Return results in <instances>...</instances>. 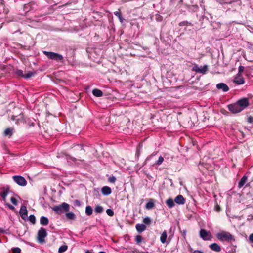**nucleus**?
<instances>
[{
  "mask_svg": "<svg viewBox=\"0 0 253 253\" xmlns=\"http://www.w3.org/2000/svg\"><path fill=\"white\" fill-rule=\"evenodd\" d=\"M70 206L68 204L63 202L61 204L56 205L52 208V210L57 214H61L69 211Z\"/></svg>",
  "mask_w": 253,
  "mask_h": 253,
  "instance_id": "obj_1",
  "label": "nucleus"
},
{
  "mask_svg": "<svg viewBox=\"0 0 253 253\" xmlns=\"http://www.w3.org/2000/svg\"><path fill=\"white\" fill-rule=\"evenodd\" d=\"M217 238L220 241L230 242L234 241V238L232 235L226 231H222L217 233L216 235Z\"/></svg>",
  "mask_w": 253,
  "mask_h": 253,
  "instance_id": "obj_2",
  "label": "nucleus"
},
{
  "mask_svg": "<svg viewBox=\"0 0 253 253\" xmlns=\"http://www.w3.org/2000/svg\"><path fill=\"white\" fill-rule=\"evenodd\" d=\"M43 53L48 58L56 61H62L63 57L62 55L53 52L43 51Z\"/></svg>",
  "mask_w": 253,
  "mask_h": 253,
  "instance_id": "obj_3",
  "label": "nucleus"
},
{
  "mask_svg": "<svg viewBox=\"0 0 253 253\" xmlns=\"http://www.w3.org/2000/svg\"><path fill=\"white\" fill-rule=\"evenodd\" d=\"M47 235L46 230L43 228H41L38 232V240L39 243L44 242V238Z\"/></svg>",
  "mask_w": 253,
  "mask_h": 253,
  "instance_id": "obj_4",
  "label": "nucleus"
},
{
  "mask_svg": "<svg viewBox=\"0 0 253 253\" xmlns=\"http://www.w3.org/2000/svg\"><path fill=\"white\" fill-rule=\"evenodd\" d=\"M240 108L242 111L249 106L250 103L249 99L247 98H243L237 101Z\"/></svg>",
  "mask_w": 253,
  "mask_h": 253,
  "instance_id": "obj_5",
  "label": "nucleus"
},
{
  "mask_svg": "<svg viewBox=\"0 0 253 253\" xmlns=\"http://www.w3.org/2000/svg\"><path fill=\"white\" fill-rule=\"evenodd\" d=\"M200 236L204 240H211L212 237L210 231L205 229H201L200 231Z\"/></svg>",
  "mask_w": 253,
  "mask_h": 253,
  "instance_id": "obj_6",
  "label": "nucleus"
},
{
  "mask_svg": "<svg viewBox=\"0 0 253 253\" xmlns=\"http://www.w3.org/2000/svg\"><path fill=\"white\" fill-rule=\"evenodd\" d=\"M12 178L13 180L20 186H24L27 184L26 180L21 176H14Z\"/></svg>",
  "mask_w": 253,
  "mask_h": 253,
  "instance_id": "obj_7",
  "label": "nucleus"
},
{
  "mask_svg": "<svg viewBox=\"0 0 253 253\" xmlns=\"http://www.w3.org/2000/svg\"><path fill=\"white\" fill-rule=\"evenodd\" d=\"M228 108L230 112L233 113H238L242 111L237 102L228 105Z\"/></svg>",
  "mask_w": 253,
  "mask_h": 253,
  "instance_id": "obj_8",
  "label": "nucleus"
},
{
  "mask_svg": "<svg viewBox=\"0 0 253 253\" xmlns=\"http://www.w3.org/2000/svg\"><path fill=\"white\" fill-rule=\"evenodd\" d=\"M193 70L197 73L205 74L208 71V67L207 65H204L203 67H200L196 65L193 67Z\"/></svg>",
  "mask_w": 253,
  "mask_h": 253,
  "instance_id": "obj_9",
  "label": "nucleus"
},
{
  "mask_svg": "<svg viewBox=\"0 0 253 253\" xmlns=\"http://www.w3.org/2000/svg\"><path fill=\"white\" fill-rule=\"evenodd\" d=\"M27 212L28 211L26 207L24 205H22L20 208L19 213L21 218L23 219H26L27 217Z\"/></svg>",
  "mask_w": 253,
  "mask_h": 253,
  "instance_id": "obj_10",
  "label": "nucleus"
},
{
  "mask_svg": "<svg viewBox=\"0 0 253 253\" xmlns=\"http://www.w3.org/2000/svg\"><path fill=\"white\" fill-rule=\"evenodd\" d=\"M234 82L238 84H244L245 80L242 75L237 74L234 78Z\"/></svg>",
  "mask_w": 253,
  "mask_h": 253,
  "instance_id": "obj_11",
  "label": "nucleus"
},
{
  "mask_svg": "<svg viewBox=\"0 0 253 253\" xmlns=\"http://www.w3.org/2000/svg\"><path fill=\"white\" fill-rule=\"evenodd\" d=\"M216 87L219 90H222L224 92H226L229 90L228 86L224 83H221L217 84Z\"/></svg>",
  "mask_w": 253,
  "mask_h": 253,
  "instance_id": "obj_12",
  "label": "nucleus"
},
{
  "mask_svg": "<svg viewBox=\"0 0 253 253\" xmlns=\"http://www.w3.org/2000/svg\"><path fill=\"white\" fill-rule=\"evenodd\" d=\"M174 201L178 204L182 205L185 203V200L182 195H178L175 198Z\"/></svg>",
  "mask_w": 253,
  "mask_h": 253,
  "instance_id": "obj_13",
  "label": "nucleus"
},
{
  "mask_svg": "<svg viewBox=\"0 0 253 253\" xmlns=\"http://www.w3.org/2000/svg\"><path fill=\"white\" fill-rule=\"evenodd\" d=\"M58 157H62L66 159L68 162L72 161L74 162H76V158L71 156L70 155L67 154L66 153H63L61 154V156H57Z\"/></svg>",
  "mask_w": 253,
  "mask_h": 253,
  "instance_id": "obj_14",
  "label": "nucleus"
},
{
  "mask_svg": "<svg viewBox=\"0 0 253 253\" xmlns=\"http://www.w3.org/2000/svg\"><path fill=\"white\" fill-rule=\"evenodd\" d=\"M209 247L211 250L217 252H220L221 250L220 246L216 243L211 244Z\"/></svg>",
  "mask_w": 253,
  "mask_h": 253,
  "instance_id": "obj_15",
  "label": "nucleus"
},
{
  "mask_svg": "<svg viewBox=\"0 0 253 253\" xmlns=\"http://www.w3.org/2000/svg\"><path fill=\"white\" fill-rule=\"evenodd\" d=\"M135 228L139 233H141L146 230V226L143 224H137Z\"/></svg>",
  "mask_w": 253,
  "mask_h": 253,
  "instance_id": "obj_16",
  "label": "nucleus"
},
{
  "mask_svg": "<svg viewBox=\"0 0 253 253\" xmlns=\"http://www.w3.org/2000/svg\"><path fill=\"white\" fill-rule=\"evenodd\" d=\"M101 192L104 195H108L111 193V189L108 186H104L101 189Z\"/></svg>",
  "mask_w": 253,
  "mask_h": 253,
  "instance_id": "obj_17",
  "label": "nucleus"
},
{
  "mask_svg": "<svg viewBox=\"0 0 253 253\" xmlns=\"http://www.w3.org/2000/svg\"><path fill=\"white\" fill-rule=\"evenodd\" d=\"M74 150L79 152L78 154H81L84 152V150L83 148V146L82 145H76L74 147Z\"/></svg>",
  "mask_w": 253,
  "mask_h": 253,
  "instance_id": "obj_18",
  "label": "nucleus"
},
{
  "mask_svg": "<svg viewBox=\"0 0 253 253\" xmlns=\"http://www.w3.org/2000/svg\"><path fill=\"white\" fill-rule=\"evenodd\" d=\"M155 207L154 200L152 199H150L148 202L146 203L145 205V208L147 209H153Z\"/></svg>",
  "mask_w": 253,
  "mask_h": 253,
  "instance_id": "obj_19",
  "label": "nucleus"
},
{
  "mask_svg": "<svg viewBox=\"0 0 253 253\" xmlns=\"http://www.w3.org/2000/svg\"><path fill=\"white\" fill-rule=\"evenodd\" d=\"M49 223L48 218L45 216H42L40 218V223L43 226L47 225Z\"/></svg>",
  "mask_w": 253,
  "mask_h": 253,
  "instance_id": "obj_20",
  "label": "nucleus"
},
{
  "mask_svg": "<svg viewBox=\"0 0 253 253\" xmlns=\"http://www.w3.org/2000/svg\"><path fill=\"white\" fill-rule=\"evenodd\" d=\"M247 179L248 178L246 176L244 175V176H243L242 178H241V180L239 182L238 187L240 188L244 186V185L246 183V182H247Z\"/></svg>",
  "mask_w": 253,
  "mask_h": 253,
  "instance_id": "obj_21",
  "label": "nucleus"
},
{
  "mask_svg": "<svg viewBox=\"0 0 253 253\" xmlns=\"http://www.w3.org/2000/svg\"><path fill=\"white\" fill-rule=\"evenodd\" d=\"M167 238V233L166 230H165L161 235L160 241L161 243L164 244L166 242V239Z\"/></svg>",
  "mask_w": 253,
  "mask_h": 253,
  "instance_id": "obj_22",
  "label": "nucleus"
},
{
  "mask_svg": "<svg viewBox=\"0 0 253 253\" xmlns=\"http://www.w3.org/2000/svg\"><path fill=\"white\" fill-rule=\"evenodd\" d=\"M92 94L96 97H101L103 95V92L98 89H93L92 90Z\"/></svg>",
  "mask_w": 253,
  "mask_h": 253,
  "instance_id": "obj_23",
  "label": "nucleus"
},
{
  "mask_svg": "<svg viewBox=\"0 0 253 253\" xmlns=\"http://www.w3.org/2000/svg\"><path fill=\"white\" fill-rule=\"evenodd\" d=\"M94 211L96 213H101L103 211V208L100 205H96L95 207Z\"/></svg>",
  "mask_w": 253,
  "mask_h": 253,
  "instance_id": "obj_24",
  "label": "nucleus"
},
{
  "mask_svg": "<svg viewBox=\"0 0 253 253\" xmlns=\"http://www.w3.org/2000/svg\"><path fill=\"white\" fill-rule=\"evenodd\" d=\"M166 204L167 206L170 208H171L175 205L174 201L172 199L169 198L166 201Z\"/></svg>",
  "mask_w": 253,
  "mask_h": 253,
  "instance_id": "obj_25",
  "label": "nucleus"
},
{
  "mask_svg": "<svg viewBox=\"0 0 253 253\" xmlns=\"http://www.w3.org/2000/svg\"><path fill=\"white\" fill-rule=\"evenodd\" d=\"M92 208L90 206H87L85 208V213L87 215L90 216L92 214Z\"/></svg>",
  "mask_w": 253,
  "mask_h": 253,
  "instance_id": "obj_26",
  "label": "nucleus"
},
{
  "mask_svg": "<svg viewBox=\"0 0 253 253\" xmlns=\"http://www.w3.org/2000/svg\"><path fill=\"white\" fill-rule=\"evenodd\" d=\"M65 216L67 219L70 220H75L76 218V215L73 212L66 213Z\"/></svg>",
  "mask_w": 253,
  "mask_h": 253,
  "instance_id": "obj_27",
  "label": "nucleus"
},
{
  "mask_svg": "<svg viewBox=\"0 0 253 253\" xmlns=\"http://www.w3.org/2000/svg\"><path fill=\"white\" fill-rule=\"evenodd\" d=\"M114 13L115 16L119 18L120 21L123 23L124 19L122 17L121 12L119 11H115Z\"/></svg>",
  "mask_w": 253,
  "mask_h": 253,
  "instance_id": "obj_28",
  "label": "nucleus"
},
{
  "mask_svg": "<svg viewBox=\"0 0 253 253\" xmlns=\"http://www.w3.org/2000/svg\"><path fill=\"white\" fill-rule=\"evenodd\" d=\"M12 130H13V129H12V128H6L4 132V135L5 136H11L12 134Z\"/></svg>",
  "mask_w": 253,
  "mask_h": 253,
  "instance_id": "obj_29",
  "label": "nucleus"
},
{
  "mask_svg": "<svg viewBox=\"0 0 253 253\" xmlns=\"http://www.w3.org/2000/svg\"><path fill=\"white\" fill-rule=\"evenodd\" d=\"M143 222L146 225H150L151 224V219L149 217H146L144 218L143 220Z\"/></svg>",
  "mask_w": 253,
  "mask_h": 253,
  "instance_id": "obj_30",
  "label": "nucleus"
},
{
  "mask_svg": "<svg viewBox=\"0 0 253 253\" xmlns=\"http://www.w3.org/2000/svg\"><path fill=\"white\" fill-rule=\"evenodd\" d=\"M68 248V247L67 245H63L61 246L58 249V252L59 253H62L63 252H64L67 250Z\"/></svg>",
  "mask_w": 253,
  "mask_h": 253,
  "instance_id": "obj_31",
  "label": "nucleus"
},
{
  "mask_svg": "<svg viewBox=\"0 0 253 253\" xmlns=\"http://www.w3.org/2000/svg\"><path fill=\"white\" fill-rule=\"evenodd\" d=\"M34 73L31 71L28 72L26 74H24L23 78L26 79H29L32 76H33Z\"/></svg>",
  "mask_w": 253,
  "mask_h": 253,
  "instance_id": "obj_32",
  "label": "nucleus"
},
{
  "mask_svg": "<svg viewBox=\"0 0 253 253\" xmlns=\"http://www.w3.org/2000/svg\"><path fill=\"white\" fill-rule=\"evenodd\" d=\"M15 73L17 76L23 78L24 74L21 70L16 69Z\"/></svg>",
  "mask_w": 253,
  "mask_h": 253,
  "instance_id": "obj_33",
  "label": "nucleus"
},
{
  "mask_svg": "<svg viewBox=\"0 0 253 253\" xmlns=\"http://www.w3.org/2000/svg\"><path fill=\"white\" fill-rule=\"evenodd\" d=\"M8 189H6L4 191L2 192L0 194L1 197L5 201L6 196L8 194Z\"/></svg>",
  "mask_w": 253,
  "mask_h": 253,
  "instance_id": "obj_34",
  "label": "nucleus"
},
{
  "mask_svg": "<svg viewBox=\"0 0 253 253\" xmlns=\"http://www.w3.org/2000/svg\"><path fill=\"white\" fill-rule=\"evenodd\" d=\"M188 25H192V24H191V23H190L187 21L181 22L179 24V25L180 26H183Z\"/></svg>",
  "mask_w": 253,
  "mask_h": 253,
  "instance_id": "obj_35",
  "label": "nucleus"
},
{
  "mask_svg": "<svg viewBox=\"0 0 253 253\" xmlns=\"http://www.w3.org/2000/svg\"><path fill=\"white\" fill-rule=\"evenodd\" d=\"M164 161V158L162 156H160L158 160L156 162V164L157 165H161Z\"/></svg>",
  "mask_w": 253,
  "mask_h": 253,
  "instance_id": "obj_36",
  "label": "nucleus"
},
{
  "mask_svg": "<svg viewBox=\"0 0 253 253\" xmlns=\"http://www.w3.org/2000/svg\"><path fill=\"white\" fill-rule=\"evenodd\" d=\"M106 213L109 216H113L114 215V211L112 210L108 209L106 211Z\"/></svg>",
  "mask_w": 253,
  "mask_h": 253,
  "instance_id": "obj_37",
  "label": "nucleus"
},
{
  "mask_svg": "<svg viewBox=\"0 0 253 253\" xmlns=\"http://www.w3.org/2000/svg\"><path fill=\"white\" fill-rule=\"evenodd\" d=\"M29 221L32 223L33 224H34L36 221V218L34 215H31L29 217Z\"/></svg>",
  "mask_w": 253,
  "mask_h": 253,
  "instance_id": "obj_38",
  "label": "nucleus"
},
{
  "mask_svg": "<svg viewBox=\"0 0 253 253\" xmlns=\"http://www.w3.org/2000/svg\"><path fill=\"white\" fill-rule=\"evenodd\" d=\"M135 241L137 243H140L142 241V237L140 235H137L135 237Z\"/></svg>",
  "mask_w": 253,
  "mask_h": 253,
  "instance_id": "obj_39",
  "label": "nucleus"
},
{
  "mask_svg": "<svg viewBox=\"0 0 253 253\" xmlns=\"http://www.w3.org/2000/svg\"><path fill=\"white\" fill-rule=\"evenodd\" d=\"M245 67L243 66H240L238 68V73L237 74L242 75V73L244 70Z\"/></svg>",
  "mask_w": 253,
  "mask_h": 253,
  "instance_id": "obj_40",
  "label": "nucleus"
},
{
  "mask_svg": "<svg viewBox=\"0 0 253 253\" xmlns=\"http://www.w3.org/2000/svg\"><path fill=\"white\" fill-rule=\"evenodd\" d=\"M13 253H20L21 249L18 247L13 248L12 249Z\"/></svg>",
  "mask_w": 253,
  "mask_h": 253,
  "instance_id": "obj_41",
  "label": "nucleus"
},
{
  "mask_svg": "<svg viewBox=\"0 0 253 253\" xmlns=\"http://www.w3.org/2000/svg\"><path fill=\"white\" fill-rule=\"evenodd\" d=\"M116 178L112 176H110L109 178H108V181L110 182V183H115V182L116 181Z\"/></svg>",
  "mask_w": 253,
  "mask_h": 253,
  "instance_id": "obj_42",
  "label": "nucleus"
},
{
  "mask_svg": "<svg viewBox=\"0 0 253 253\" xmlns=\"http://www.w3.org/2000/svg\"><path fill=\"white\" fill-rule=\"evenodd\" d=\"M10 200H11V202L12 203V204H14V205H16L17 204V200L14 197H12L10 198Z\"/></svg>",
  "mask_w": 253,
  "mask_h": 253,
  "instance_id": "obj_43",
  "label": "nucleus"
},
{
  "mask_svg": "<svg viewBox=\"0 0 253 253\" xmlns=\"http://www.w3.org/2000/svg\"><path fill=\"white\" fill-rule=\"evenodd\" d=\"M74 204L78 206H80L81 205L80 201L78 200H75L74 201Z\"/></svg>",
  "mask_w": 253,
  "mask_h": 253,
  "instance_id": "obj_44",
  "label": "nucleus"
},
{
  "mask_svg": "<svg viewBox=\"0 0 253 253\" xmlns=\"http://www.w3.org/2000/svg\"><path fill=\"white\" fill-rule=\"evenodd\" d=\"M247 220L248 221H251V220H253V215L252 214L248 215Z\"/></svg>",
  "mask_w": 253,
  "mask_h": 253,
  "instance_id": "obj_45",
  "label": "nucleus"
},
{
  "mask_svg": "<svg viewBox=\"0 0 253 253\" xmlns=\"http://www.w3.org/2000/svg\"><path fill=\"white\" fill-rule=\"evenodd\" d=\"M249 240L251 242H253V233L250 235Z\"/></svg>",
  "mask_w": 253,
  "mask_h": 253,
  "instance_id": "obj_46",
  "label": "nucleus"
},
{
  "mask_svg": "<svg viewBox=\"0 0 253 253\" xmlns=\"http://www.w3.org/2000/svg\"><path fill=\"white\" fill-rule=\"evenodd\" d=\"M215 210L217 212H219L220 211V207L219 205H216L215 206Z\"/></svg>",
  "mask_w": 253,
  "mask_h": 253,
  "instance_id": "obj_47",
  "label": "nucleus"
},
{
  "mask_svg": "<svg viewBox=\"0 0 253 253\" xmlns=\"http://www.w3.org/2000/svg\"><path fill=\"white\" fill-rule=\"evenodd\" d=\"M248 121L249 123H253V117H249L248 118Z\"/></svg>",
  "mask_w": 253,
  "mask_h": 253,
  "instance_id": "obj_48",
  "label": "nucleus"
},
{
  "mask_svg": "<svg viewBox=\"0 0 253 253\" xmlns=\"http://www.w3.org/2000/svg\"><path fill=\"white\" fill-rule=\"evenodd\" d=\"M193 253H204L203 252L200 250H195Z\"/></svg>",
  "mask_w": 253,
  "mask_h": 253,
  "instance_id": "obj_49",
  "label": "nucleus"
},
{
  "mask_svg": "<svg viewBox=\"0 0 253 253\" xmlns=\"http://www.w3.org/2000/svg\"><path fill=\"white\" fill-rule=\"evenodd\" d=\"M140 156V152L139 151H138L136 153V157L138 158V157H139Z\"/></svg>",
  "mask_w": 253,
  "mask_h": 253,
  "instance_id": "obj_50",
  "label": "nucleus"
},
{
  "mask_svg": "<svg viewBox=\"0 0 253 253\" xmlns=\"http://www.w3.org/2000/svg\"><path fill=\"white\" fill-rule=\"evenodd\" d=\"M9 208H10L11 209H13L14 208V207L13 206H12V205H9Z\"/></svg>",
  "mask_w": 253,
  "mask_h": 253,
  "instance_id": "obj_51",
  "label": "nucleus"
},
{
  "mask_svg": "<svg viewBox=\"0 0 253 253\" xmlns=\"http://www.w3.org/2000/svg\"><path fill=\"white\" fill-rule=\"evenodd\" d=\"M186 230L183 231V233H182L183 236H185L186 235Z\"/></svg>",
  "mask_w": 253,
  "mask_h": 253,
  "instance_id": "obj_52",
  "label": "nucleus"
},
{
  "mask_svg": "<svg viewBox=\"0 0 253 253\" xmlns=\"http://www.w3.org/2000/svg\"><path fill=\"white\" fill-rule=\"evenodd\" d=\"M98 253H106L105 252L101 251V252H99Z\"/></svg>",
  "mask_w": 253,
  "mask_h": 253,
  "instance_id": "obj_53",
  "label": "nucleus"
},
{
  "mask_svg": "<svg viewBox=\"0 0 253 253\" xmlns=\"http://www.w3.org/2000/svg\"><path fill=\"white\" fill-rule=\"evenodd\" d=\"M146 163V160L145 161L144 165H145Z\"/></svg>",
  "mask_w": 253,
  "mask_h": 253,
  "instance_id": "obj_54",
  "label": "nucleus"
},
{
  "mask_svg": "<svg viewBox=\"0 0 253 253\" xmlns=\"http://www.w3.org/2000/svg\"><path fill=\"white\" fill-rule=\"evenodd\" d=\"M1 242V240L0 239V243Z\"/></svg>",
  "mask_w": 253,
  "mask_h": 253,
  "instance_id": "obj_55",
  "label": "nucleus"
}]
</instances>
